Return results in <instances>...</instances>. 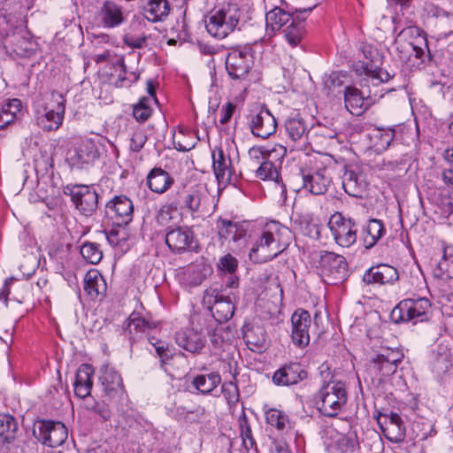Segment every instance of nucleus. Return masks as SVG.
Listing matches in <instances>:
<instances>
[{"label": "nucleus", "instance_id": "obj_55", "mask_svg": "<svg viewBox=\"0 0 453 453\" xmlns=\"http://www.w3.org/2000/svg\"><path fill=\"white\" fill-rule=\"evenodd\" d=\"M252 228L253 224L250 221H235L234 242H236L246 239V237L250 235Z\"/></svg>", "mask_w": 453, "mask_h": 453}, {"label": "nucleus", "instance_id": "obj_35", "mask_svg": "<svg viewBox=\"0 0 453 453\" xmlns=\"http://www.w3.org/2000/svg\"><path fill=\"white\" fill-rule=\"evenodd\" d=\"M23 115L22 103L13 98L5 103L0 110V130L7 128Z\"/></svg>", "mask_w": 453, "mask_h": 453}, {"label": "nucleus", "instance_id": "obj_54", "mask_svg": "<svg viewBox=\"0 0 453 453\" xmlns=\"http://www.w3.org/2000/svg\"><path fill=\"white\" fill-rule=\"evenodd\" d=\"M239 426L243 444L246 448L252 447L255 444V440L252 437L251 427L245 413H242L239 418Z\"/></svg>", "mask_w": 453, "mask_h": 453}, {"label": "nucleus", "instance_id": "obj_58", "mask_svg": "<svg viewBox=\"0 0 453 453\" xmlns=\"http://www.w3.org/2000/svg\"><path fill=\"white\" fill-rule=\"evenodd\" d=\"M106 239L111 246H119L127 239V232L124 228H111L106 233Z\"/></svg>", "mask_w": 453, "mask_h": 453}, {"label": "nucleus", "instance_id": "obj_15", "mask_svg": "<svg viewBox=\"0 0 453 453\" xmlns=\"http://www.w3.org/2000/svg\"><path fill=\"white\" fill-rule=\"evenodd\" d=\"M288 143L292 150L307 152L310 150L309 129L302 118H289L285 122Z\"/></svg>", "mask_w": 453, "mask_h": 453}, {"label": "nucleus", "instance_id": "obj_22", "mask_svg": "<svg viewBox=\"0 0 453 453\" xmlns=\"http://www.w3.org/2000/svg\"><path fill=\"white\" fill-rule=\"evenodd\" d=\"M128 12L122 5L113 0H106L98 11L101 25L106 28H114L126 22Z\"/></svg>", "mask_w": 453, "mask_h": 453}, {"label": "nucleus", "instance_id": "obj_29", "mask_svg": "<svg viewBox=\"0 0 453 453\" xmlns=\"http://www.w3.org/2000/svg\"><path fill=\"white\" fill-rule=\"evenodd\" d=\"M173 178L159 167L153 168L147 175V186L156 194L165 193L173 184Z\"/></svg>", "mask_w": 453, "mask_h": 453}, {"label": "nucleus", "instance_id": "obj_24", "mask_svg": "<svg viewBox=\"0 0 453 453\" xmlns=\"http://www.w3.org/2000/svg\"><path fill=\"white\" fill-rule=\"evenodd\" d=\"M399 279L397 270L389 265L380 264L372 266L363 275V281L365 284H393Z\"/></svg>", "mask_w": 453, "mask_h": 453}, {"label": "nucleus", "instance_id": "obj_5", "mask_svg": "<svg viewBox=\"0 0 453 453\" xmlns=\"http://www.w3.org/2000/svg\"><path fill=\"white\" fill-rule=\"evenodd\" d=\"M310 162L311 165L301 171L303 188L315 196L324 195L332 183L330 168L320 158Z\"/></svg>", "mask_w": 453, "mask_h": 453}, {"label": "nucleus", "instance_id": "obj_32", "mask_svg": "<svg viewBox=\"0 0 453 453\" xmlns=\"http://www.w3.org/2000/svg\"><path fill=\"white\" fill-rule=\"evenodd\" d=\"M107 289L105 280L96 269L87 272L84 277V291L91 299L104 296Z\"/></svg>", "mask_w": 453, "mask_h": 453}, {"label": "nucleus", "instance_id": "obj_18", "mask_svg": "<svg viewBox=\"0 0 453 453\" xmlns=\"http://www.w3.org/2000/svg\"><path fill=\"white\" fill-rule=\"evenodd\" d=\"M249 126L254 136L266 139L275 133L277 121L268 108L261 106L250 115Z\"/></svg>", "mask_w": 453, "mask_h": 453}, {"label": "nucleus", "instance_id": "obj_26", "mask_svg": "<svg viewBox=\"0 0 453 453\" xmlns=\"http://www.w3.org/2000/svg\"><path fill=\"white\" fill-rule=\"evenodd\" d=\"M99 155L97 142L92 138H86L81 142L70 159L73 165L81 168L85 165L93 163Z\"/></svg>", "mask_w": 453, "mask_h": 453}, {"label": "nucleus", "instance_id": "obj_6", "mask_svg": "<svg viewBox=\"0 0 453 453\" xmlns=\"http://www.w3.org/2000/svg\"><path fill=\"white\" fill-rule=\"evenodd\" d=\"M430 308L431 303L426 297L404 299L392 310L390 319L395 323L417 324L427 320Z\"/></svg>", "mask_w": 453, "mask_h": 453}, {"label": "nucleus", "instance_id": "obj_52", "mask_svg": "<svg viewBox=\"0 0 453 453\" xmlns=\"http://www.w3.org/2000/svg\"><path fill=\"white\" fill-rule=\"evenodd\" d=\"M150 98L143 97L134 106L133 115L140 122L146 121L151 115Z\"/></svg>", "mask_w": 453, "mask_h": 453}, {"label": "nucleus", "instance_id": "obj_36", "mask_svg": "<svg viewBox=\"0 0 453 453\" xmlns=\"http://www.w3.org/2000/svg\"><path fill=\"white\" fill-rule=\"evenodd\" d=\"M18 423L10 414L0 413V451L16 437Z\"/></svg>", "mask_w": 453, "mask_h": 453}, {"label": "nucleus", "instance_id": "obj_17", "mask_svg": "<svg viewBox=\"0 0 453 453\" xmlns=\"http://www.w3.org/2000/svg\"><path fill=\"white\" fill-rule=\"evenodd\" d=\"M212 168L219 185L226 187L237 182L238 177L232 165V160L221 148H216L212 151Z\"/></svg>", "mask_w": 453, "mask_h": 453}, {"label": "nucleus", "instance_id": "obj_7", "mask_svg": "<svg viewBox=\"0 0 453 453\" xmlns=\"http://www.w3.org/2000/svg\"><path fill=\"white\" fill-rule=\"evenodd\" d=\"M319 267L324 280L328 284L336 285L348 277V265L345 257L334 252L321 251Z\"/></svg>", "mask_w": 453, "mask_h": 453}, {"label": "nucleus", "instance_id": "obj_2", "mask_svg": "<svg viewBox=\"0 0 453 453\" xmlns=\"http://www.w3.org/2000/svg\"><path fill=\"white\" fill-rule=\"evenodd\" d=\"M319 369L323 385L315 395L316 408L321 415L334 418L347 403L346 385L342 380H333V375L326 364H322Z\"/></svg>", "mask_w": 453, "mask_h": 453}, {"label": "nucleus", "instance_id": "obj_3", "mask_svg": "<svg viewBox=\"0 0 453 453\" xmlns=\"http://www.w3.org/2000/svg\"><path fill=\"white\" fill-rule=\"evenodd\" d=\"M242 12L237 4H227L213 9L205 20V27L210 35L222 39L241 29Z\"/></svg>", "mask_w": 453, "mask_h": 453}, {"label": "nucleus", "instance_id": "obj_49", "mask_svg": "<svg viewBox=\"0 0 453 453\" xmlns=\"http://www.w3.org/2000/svg\"><path fill=\"white\" fill-rule=\"evenodd\" d=\"M81 254L82 257L89 264H98L102 257L103 252L97 243L85 242L81 247Z\"/></svg>", "mask_w": 453, "mask_h": 453}, {"label": "nucleus", "instance_id": "obj_12", "mask_svg": "<svg viewBox=\"0 0 453 453\" xmlns=\"http://www.w3.org/2000/svg\"><path fill=\"white\" fill-rule=\"evenodd\" d=\"M3 44L7 52L21 58L29 57L35 48L31 35L23 27H15L11 33H6Z\"/></svg>", "mask_w": 453, "mask_h": 453}, {"label": "nucleus", "instance_id": "obj_53", "mask_svg": "<svg viewBox=\"0 0 453 453\" xmlns=\"http://www.w3.org/2000/svg\"><path fill=\"white\" fill-rule=\"evenodd\" d=\"M257 176L263 180H276L279 173L276 166L271 161L265 160L257 168Z\"/></svg>", "mask_w": 453, "mask_h": 453}, {"label": "nucleus", "instance_id": "obj_57", "mask_svg": "<svg viewBox=\"0 0 453 453\" xmlns=\"http://www.w3.org/2000/svg\"><path fill=\"white\" fill-rule=\"evenodd\" d=\"M218 266L221 271L226 272L232 275L238 266V261L231 254H226L219 259Z\"/></svg>", "mask_w": 453, "mask_h": 453}, {"label": "nucleus", "instance_id": "obj_45", "mask_svg": "<svg viewBox=\"0 0 453 453\" xmlns=\"http://www.w3.org/2000/svg\"><path fill=\"white\" fill-rule=\"evenodd\" d=\"M385 226L381 220L376 219H370L365 228L366 234L364 237L365 248H372L385 234Z\"/></svg>", "mask_w": 453, "mask_h": 453}, {"label": "nucleus", "instance_id": "obj_47", "mask_svg": "<svg viewBox=\"0 0 453 453\" xmlns=\"http://www.w3.org/2000/svg\"><path fill=\"white\" fill-rule=\"evenodd\" d=\"M371 59L368 62H363L361 64V68L364 73L371 77L372 80H377L379 82H387L388 81L394 74H390L387 70L379 68L375 65V60L373 57L370 56Z\"/></svg>", "mask_w": 453, "mask_h": 453}, {"label": "nucleus", "instance_id": "obj_28", "mask_svg": "<svg viewBox=\"0 0 453 453\" xmlns=\"http://www.w3.org/2000/svg\"><path fill=\"white\" fill-rule=\"evenodd\" d=\"M307 372L298 364H290L278 369L273 376V381L277 386H290L306 379Z\"/></svg>", "mask_w": 453, "mask_h": 453}, {"label": "nucleus", "instance_id": "obj_59", "mask_svg": "<svg viewBox=\"0 0 453 453\" xmlns=\"http://www.w3.org/2000/svg\"><path fill=\"white\" fill-rule=\"evenodd\" d=\"M147 142V134L142 129L136 130L130 139V150L138 152L140 151Z\"/></svg>", "mask_w": 453, "mask_h": 453}, {"label": "nucleus", "instance_id": "obj_46", "mask_svg": "<svg viewBox=\"0 0 453 453\" xmlns=\"http://www.w3.org/2000/svg\"><path fill=\"white\" fill-rule=\"evenodd\" d=\"M243 338L248 347L252 350H259L265 345V330L259 326L245 330Z\"/></svg>", "mask_w": 453, "mask_h": 453}, {"label": "nucleus", "instance_id": "obj_64", "mask_svg": "<svg viewBox=\"0 0 453 453\" xmlns=\"http://www.w3.org/2000/svg\"><path fill=\"white\" fill-rule=\"evenodd\" d=\"M145 40H146V37L145 36H133V35H126L124 37V42L131 47V48H134V49H140L143 46L144 42H145Z\"/></svg>", "mask_w": 453, "mask_h": 453}, {"label": "nucleus", "instance_id": "obj_16", "mask_svg": "<svg viewBox=\"0 0 453 453\" xmlns=\"http://www.w3.org/2000/svg\"><path fill=\"white\" fill-rule=\"evenodd\" d=\"M71 200L81 214L89 217L97 210L98 194L86 185H76L70 191Z\"/></svg>", "mask_w": 453, "mask_h": 453}, {"label": "nucleus", "instance_id": "obj_13", "mask_svg": "<svg viewBox=\"0 0 453 453\" xmlns=\"http://www.w3.org/2000/svg\"><path fill=\"white\" fill-rule=\"evenodd\" d=\"M104 397L114 403H119L127 398V392L120 374L113 368L105 365L101 368L99 377Z\"/></svg>", "mask_w": 453, "mask_h": 453}, {"label": "nucleus", "instance_id": "obj_37", "mask_svg": "<svg viewBox=\"0 0 453 453\" xmlns=\"http://www.w3.org/2000/svg\"><path fill=\"white\" fill-rule=\"evenodd\" d=\"M170 12L167 0H148L144 7V16L151 22H157L166 18Z\"/></svg>", "mask_w": 453, "mask_h": 453}, {"label": "nucleus", "instance_id": "obj_1", "mask_svg": "<svg viewBox=\"0 0 453 453\" xmlns=\"http://www.w3.org/2000/svg\"><path fill=\"white\" fill-rule=\"evenodd\" d=\"M290 231L277 221L266 223L254 240L250 250V259L256 264H264L274 259L288 247Z\"/></svg>", "mask_w": 453, "mask_h": 453}, {"label": "nucleus", "instance_id": "obj_41", "mask_svg": "<svg viewBox=\"0 0 453 453\" xmlns=\"http://www.w3.org/2000/svg\"><path fill=\"white\" fill-rule=\"evenodd\" d=\"M157 327L155 322L149 321L141 317L138 313H132L128 319L127 331L131 334L132 338H135L138 334H150V331Z\"/></svg>", "mask_w": 453, "mask_h": 453}, {"label": "nucleus", "instance_id": "obj_19", "mask_svg": "<svg viewBox=\"0 0 453 453\" xmlns=\"http://www.w3.org/2000/svg\"><path fill=\"white\" fill-rule=\"evenodd\" d=\"M106 214L119 226H127L133 219L134 204L127 196H115L106 204Z\"/></svg>", "mask_w": 453, "mask_h": 453}, {"label": "nucleus", "instance_id": "obj_38", "mask_svg": "<svg viewBox=\"0 0 453 453\" xmlns=\"http://www.w3.org/2000/svg\"><path fill=\"white\" fill-rule=\"evenodd\" d=\"M385 436L392 442L399 443L405 438V426L403 424L401 417L396 413H392L388 422L384 428Z\"/></svg>", "mask_w": 453, "mask_h": 453}, {"label": "nucleus", "instance_id": "obj_31", "mask_svg": "<svg viewBox=\"0 0 453 453\" xmlns=\"http://www.w3.org/2000/svg\"><path fill=\"white\" fill-rule=\"evenodd\" d=\"M180 202L179 210H184L191 214L199 211L203 192L199 188H190L188 190H179L172 194Z\"/></svg>", "mask_w": 453, "mask_h": 453}, {"label": "nucleus", "instance_id": "obj_42", "mask_svg": "<svg viewBox=\"0 0 453 453\" xmlns=\"http://www.w3.org/2000/svg\"><path fill=\"white\" fill-rule=\"evenodd\" d=\"M434 274L441 279L453 278V246H445L443 255L434 270Z\"/></svg>", "mask_w": 453, "mask_h": 453}, {"label": "nucleus", "instance_id": "obj_51", "mask_svg": "<svg viewBox=\"0 0 453 453\" xmlns=\"http://www.w3.org/2000/svg\"><path fill=\"white\" fill-rule=\"evenodd\" d=\"M221 392L227 404L230 407L235 406L236 403L239 402V388L235 382L228 381L223 383L221 387Z\"/></svg>", "mask_w": 453, "mask_h": 453}, {"label": "nucleus", "instance_id": "obj_10", "mask_svg": "<svg viewBox=\"0 0 453 453\" xmlns=\"http://www.w3.org/2000/svg\"><path fill=\"white\" fill-rule=\"evenodd\" d=\"M328 227L334 242L341 247L349 248L357 241V225L350 218L334 212L329 219Z\"/></svg>", "mask_w": 453, "mask_h": 453}, {"label": "nucleus", "instance_id": "obj_48", "mask_svg": "<svg viewBox=\"0 0 453 453\" xmlns=\"http://www.w3.org/2000/svg\"><path fill=\"white\" fill-rule=\"evenodd\" d=\"M205 279L202 265H191L188 266L183 273V280L190 287L200 285Z\"/></svg>", "mask_w": 453, "mask_h": 453}, {"label": "nucleus", "instance_id": "obj_40", "mask_svg": "<svg viewBox=\"0 0 453 453\" xmlns=\"http://www.w3.org/2000/svg\"><path fill=\"white\" fill-rule=\"evenodd\" d=\"M221 382L219 372H213L208 374H200L193 379L192 384L197 391L203 395L211 393Z\"/></svg>", "mask_w": 453, "mask_h": 453}, {"label": "nucleus", "instance_id": "obj_14", "mask_svg": "<svg viewBox=\"0 0 453 453\" xmlns=\"http://www.w3.org/2000/svg\"><path fill=\"white\" fill-rule=\"evenodd\" d=\"M403 354L396 349H386L377 354L369 363V370L380 380L381 377L390 376L396 372L402 362Z\"/></svg>", "mask_w": 453, "mask_h": 453}, {"label": "nucleus", "instance_id": "obj_61", "mask_svg": "<svg viewBox=\"0 0 453 453\" xmlns=\"http://www.w3.org/2000/svg\"><path fill=\"white\" fill-rule=\"evenodd\" d=\"M234 109H235V105L230 102H228L225 105H223L220 110L219 122L221 124L227 123L230 120V119L232 118Z\"/></svg>", "mask_w": 453, "mask_h": 453}, {"label": "nucleus", "instance_id": "obj_60", "mask_svg": "<svg viewBox=\"0 0 453 453\" xmlns=\"http://www.w3.org/2000/svg\"><path fill=\"white\" fill-rule=\"evenodd\" d=\"M90 409L99 415L103 420L107 421L111 418V412L109 406L104 403H95Z\"/></svg>", "mask_w": 453, "mask_h": 453}, {"label": "nucleus", "instance_id": "obj_30", "mask_svg": "<svg viewBox=\"0 0 453 453\" xmlns=\"http://www.w3.org/2000/svg\"><path fill=\"white\" fill-rule=\"evenodd\" d=\"M295 18L281 8H273L265 15L266 34L273 36L275 32L282 31L287 24L294 20Z\"/></svg>", "mask_w": 453, "mask_h": 453}, {"label": "nucleus", "instance_id": "obj_39", "mask_svg": "<svg viewBox=\"0 0 453 453\" xmlns=\"http://www.w3.org/2000/svg\"><path fill=\"white\" fill-rule=\"evenodd\" d=\"M180 202L170 195L168 202L162 205L156 213L155 220L157 225L162 226H168L174 219V213L179 211Z\"/></svg>", "mask_w": 453, "mask_h": 453}, {"label": "nucleus", "instance_id": "obj_11", "mask_svg": "<svg viewBox=\"0 0 453 453\" xmlns=\"http://www.w3.org/2000/svg\"><path fill=\"white\" fill-rule=\"evenodd\" d=\"M203 301L219 323L227 321L234 313V305L230 296H224L217 288L205 290Z\"/></svg>", "mask_w": 453, "mask_h": 453}, {"label": "nucleus", "instance_id": "obj_62", "mask_svg": "<svg viewBox=\"0 0 453 453\" xmlns=\"http://www.w3.org/2000/svg\"><path fill=\"white\" fill-rule=\"evenodd\" d=\"M149 342L155 348L157 354L164 358L166 356V343L154 336L148 337Z\"/></svg>", "mask_w": 453, "mask_h": 453}, {"label": "nucleus", "instance_id": "obj_8", "mask_svg": "<svg viewBox=\"0 0 453 453\" xmlns=\"http://www.w3.org/2000/svg\"><path fill=\"white\" fill-rule=\"evenodd\" d=\"M254 65L253 50L250 47L232 50L226 59V69L232 80L246 79Z\"/></svg>", "mask_w": 453, "mask_h": 453}, {"label": "nucleus", "instance_id": "obj_4", "mask_svg": "<svg viewBox=\"0 0 453 453\" xmlns=\"http://www.w3.org/2000/svg\"><path fill=\"white\" fill-rule=\"evenodd\" d=\"M65 112L64 96L52 91L45 96L44 102L36 105L35 118L38 127L43 131H57L63 124Z\"/></svg>", "mask_w": 453, "mask_h": 453}, {"label": "nucleus", "instance_id": "obj_50", "mask_svg": "<svg viewBox=\"0 0 453 453\" xmlns=\"http://www.w3.org/2000/svg\"><path fill=\"white\" fill-rule=\"evenodd\" d=\"M234 226V220L219 218L216 222V227L219 239L226 240L230 238L234 241V235H235Z\"/></svg>", "mask_w": 453, "mask_h": 453}, {"label": "nucleus", "instance_id": "obj_27", "mask_svg": "<svg viewBox=\"0 0 453 453\" xmlns=\"http://www.w3.org/2000/svg\"><path fill=\"white\" fill-rule=\"evenodd\" d=\"M175 342L183 349L192 354H199L205 346L206 339L202 333L193 328H186L176 334Z\"/></svg>", "mask_w": 453, "mask_h": 453}, {"label": "nucleus", "instance_id": "obj_44", "mask_svg": "<svg viewBox=\"0 0 453 453\" xmlns=\"http://www.w3.org/2000/svg\"><path fill=\"white\" fill-rule=\"evenodd\" d=\"M265 418L266 424L274 427L278 432H284L291 427L288 416L279 409L265 410Z\"/></svg>", "mask_w": 453, "mask_h": 453}, {"label": "nucleus", "instance_id": "obj_43", "mask_svg": "<svg viewBox=\"0 0 453 453\" xmlns=\"http://www.w3.org/2000/svg\"><path fill=\"white\" fill-rule=\"evenodd\" d=\"M281 33L283 34L287 42L291 47L297 46L301 42L304 34L303 20H301L298 17H296L294 20L287 24Z\"/></svg>", "mask_w": 453, "mask_h": 453}, {"label": "nucleus", "instance_id": "obj_63", "mask_svg": "<svg viewBox=\"0 0 453 453\" xmlns=\"http://www.w3.org/2000/svg\"><path fill=\"white\" fill-rule=\"evenodd\" d=\"M117 58H119V57L114 55L111 50H106L103 51L102 53L96 54L93 57V59L97 64L103 63V62H111V65H113Z\"/></svg>", "mask_w": 453, "mask_h": 453}, {"label": "nucleus", "instance_id": "obj_21", "mask_svg": "<svg viewBox=\"0 0 453 453\" xmlns=\"http://www.w3.org/2000/svg\"><path fill=\"white\" fill-rule=\"evenodd\" d=\"M291 338L295 345L303 348L310 342V327L311 319L310 313L303 309L296 310L291 316Z\"/></svg>", "mask_w": 453, "mask_h": 453}, {"label": "nucleus", "instance_id": "obj_25", "mask_svg": "<svg viewBox=\"0 0 453 453\" xmlns=\"http://www.w3.org/2000/svg\"><path fill=\"white\" fill-rule=\"evenodd\" d=\"M344 103L346 109L352 114L360 116L372 104V100L369 96L358 88L351 86L345 87Z\"/></svg>", "mask_w": 453, "mask_h": 453}, {"label": "nucleus", "instance_id": "obj_33", "mask_svg": "<svg viewBox=\"0 0 453 453\" xmlns=\"http://www.w3.org/2000/svg\"><path fill=\"white\" fill-rule=\"evenodd\" d=\"M344 168L345 171L342 176V188L344 191L351 196L360 197L366 187V182L364 177L346 166Z\"/></svg>", "mask_w": 453, "mask_h": 453}, {"label": "nucleus", "instance_id": "obj_34", "mask_svg": "<svg viewBox=\"0 0 453 453\" xmlns=\"http://www.w3.org/2000/svg\"><path fill=\"white\" fill-rule=\"evenodd\" d=\"M94 371L90 365H81L75 375V381L73 384L74 394L80 398H85L90 395L92 388V380Z\"/></svg>", "mask_w": 453, "mask_h": 453}, {"label": "nucleus", "instance_id": "obj_9", "mask_svg": "<svg viewBox=\"0 0 453 453\" xmlns=\"http://www.w3.org/2000/svg\"><path fill=\"white\" fill-rule=\"evenodd\" d=\"M33 434L39 441L50 448L62 445L68 436L67 428L62 422L43 419L34 424Z\"/></svg>", "mask_w": 453, "mask_h": 453}, {"label": "nucleus", "instance_id": "obj_23", "mask_svg": "<svg viewBox=\"0 0 453 453\" xmlns=\"http://www.w3.org/2000/svg\"><path fill=\"white\" fill-rule=\"evenodd\" d=\"M110 69L112 71L107 73L108 82L117 88H127L140 77L139 73L127 70L122 56L117 58Z\"/></svg>", "mask_w": 453, "mask_h": 453}, {"label": "nucleus", "instance_id": "obj_56", "mask_svg": "<svg viewBox=\"0 0 453 453\" xmlns=\"http://www.w3.org/2000/svg\"><path fill=\"white\" fill-rule=\"evenodd\" d=\"M121 419L125 428H136L141 425V417L133 410L123 412Z\"/></svg>", "mask_w": 453, "mask_h": 453}, {"label": "nucleus", "instance_id": "obj_20", "mask_svg": "<svg viewBox=\"0 0 453 453\" xmlns=\"http://www.w3.org/2000/svg\"><path fill=\"white\" fill-rule=\"evenodd\" d=\"M193 231L186 226L168 227L165 234V243L175 254L188 251L194 242Z\"/></svg>", "mask_w": 453, "mask_h": 453}]
</instances>
